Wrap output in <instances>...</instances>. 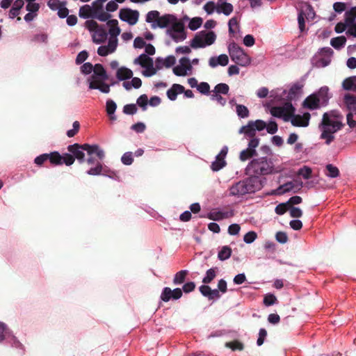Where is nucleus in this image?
<instances>
[{
  "label": "nucleus",
  "instance_id": "nucleus-55",
  "mask_svg": "<svg viewBox=\"0 0 356 356\" xmlns=\"http://www.w3.org/2000/svg\"><path fill=\"white\" fill-rule=\"evenodd\" d=\"M88 57V54L87 51L83 50L80 51L76 58L75 62L76 65H80L83 63Z\"/></svg>",
  "mask_w": 356,
  "mask_h": 356
},
{
  "label": "nucleus",
  "instance_id": "nucleus-48",
  "mask_svg": "<svg viewBox=\"0 0 356 356\" xmlns=\"http://www.w3.org/2000/svg\"><path fill=\"white\" fill-rule=\"evenodd\" d=\"M312 169L307 166H303L298 170V175L302 176L305 179H309L311 177Z\"/></svg>",
  "mask_w": 356,
  "mask_h": 356
},
{
  "label": "nucleus",
  "instance_id": "nucleus-3",
  "mask_svg": "<svg viewBox=\"0 0 356 356\" xmlns=\"http://www.w3.org/2000/svg\"><path fill=\"white\" fill-rule=\"evenodd\" d=\"M69 154L77 159L79 163H83L85 161L88 165H92L95 163V156L99 160H103L105 157V152L98 145H89L85 143L79 145L74 143L70 145L67 147Z\"/></svg>",
  "mask_w": 356,
  "mask_h": 356
},
{
  "label": "nucleus",
  "instance_id": "nucleus-7",
  "mask_svg": "<svg viewBox=\"0 0 356 356\" xmlns=\"http://www.w3.org/2000/svg\"><path fill=\"white\" fill-rule=\"evenodd\" d=\"M216 39V35L213 31H201L195 35L190 45L193 49L204 48L213 44Z\"/></svg>",
  "mask_w": 356,
  "mask_h": 356
},
{
  "label": "nucleus",
  "instance_id": "nucleus-24",
  "mask_svg": "<svg viewBox=\"0 0 356 356\" xmlns=\"http://www.w3.org/2000/svg\"><path fill=\"white\" fill-rule=\"evenodd\" d=\"M226 164L227 163L225 159H224L223 157L220 156V155H217L216 156L215 161H213L211 163V169L213 172H218L222 169L226 165Z\"/></svg>",
  "mask_w": 356,
  "mask_h": 356
},
{
  "label": "nucleus",
  "instance_id": "nucleus-34",
  "mask_svg": "<svg viewBox=\"0 0 356 356\" xmlns=\"http://www.w3.org/2000/svg\"><path fill=\"white\" fill-rule=\"evenodd\" d=\"M229 90V87L227 83H220L217 84L214 87V90H213V94H219V95H227Z\"/></svg>",
  "mask_w": 356,
  "mask_h": 356
},
{
  "label": "nucleus",
  "instance_id": "nucleus-49",
  "mask_svg": "<svg viewBox=\"0 0 356 356\" xmlns=\"http://www.w3.org/2000/svg\"><path fill=\"white\" fill-rule=\"evenodd\" d=\"M197 90L202 95H209L210 86L207 82H201L197 86Z\"/></svg>",
  "mask_w": 356,
  "mask_h": 356
},
{
  "label": "nucleus",
  "instance_id": "nucleus-12",
  "mask_svg": "<svg viewBox=\"0 0 356 356\" xmlns=\"http://www.w3.org/2000/svg\"><path fill=\"white\" fill-rule=\"evenodd\" d=\"M310 114L305 113L302 115H294L291 118V123L294 127H306L309 124Z\"/></svg>",
  "mask_w": 356,
  "mask_h": 356
},
{
  "label": "nucleus",
  "instance_id": "nucleus-37",
  "mask_svg": "<svg viewBox=\"0 0 356 356\" xmlns=\"http://www.w3.org/2000/svg\"><path fill=\"white\" fill-rule=\"evenodd\" d=\"M108 79H109L104 77L101 74H95V72H93L92 74L88 79V86L91 82H93L95 84H98L103 81H108Z\"/></svg>",
  "mask_w": 356,
  "mask_h": 356
},
{
  "label": "nucleus",
  "instance_id": "nucleus-25",
  "mask_svg": "<svg viewBox=\"0 0 356 356\" xmlns=\"http://www.w3.org/2000/svg\"><path fill=\"white\" fill-rule=\"evenodd\" d=\"M153 63V59L147 56L146 54H141L138 57L134 59V63L142 67H145L147 64Z\"/></svg>",
  "mask_w": 356,
  "mask_h": 356
},
{
  "label": "nucleus",
  "instance_id": "nucleus-27",
  "mask_svg": "<svg viewBox=\"0 0 356 356\" xmlns=\"http://www.w3.org/2000/svg\"><path fill=\"white\" fill-rule=\"evenodd\" d=\"M232 248L228 245H224L218 253V259L220 261H225L232 255Z\"/></svg>",
  "mask_w": 356,
  "mask_h": 356
},
{
  "label": "nucleus",
  "instance_id": "nucleus-56",
  "mask_svg": "<svg viewBox=\"0 0 356 356\" xmlns=\"http://www.w3.org/2000/svg\"><path fill=\"white\" fill-rule=\"evenodd\" d=\"M289 208L286 202H282L275 207V211L277 215H283Z\"/></svg>",
  "mask_w": 356,
  "mask_h": 356
},
{
  "label": "nucleus",
  "instance_id": "nucleus-9",
  "mask_svg": "<svg viewBox=\"0 0 356 356\" xmlns=\"http://www.w3.org/2000/svg\"><path fill=\"white\" fill-rule=\"evenodd\" d=\"M119 18L120 20L127 22L130 26H134L138 21L139 12L129 8H121L119 11Z\"/></svg>",
  "mask_w": 356,
  "mask_h": 356
},
{
  "label": "nucleus",
  "instance_id": "nucleus-50",
  "mask_svg": "<svg viewBox=\"0 0 356 356\" xmlns=\"http://www.w3.org/2000/svg\"><path fill=\"white\" fill-rule=\"evenodd\" d=\"M291 217L298 218L302 217V211L299 207L290 206L289 208Z\"/></svg>",
  "mask_w": 356,
  "mask_h": 356
},
{
  "label": "nucleus",
  "instance_id": "nucleus-13",
  "mask_svg": "<svg viewBox=\"0 0 356 356\" xmlns=\"http://www.w3.org/2000/svg\"><path fill=\"white\" fill-rule=\"evenodd\" d=\"M118 46V39L110 38L107 45L99 46L97 49V54L101 56H106L114 52Z\"/></svg>",
  "mask_w": 356,
  "mask_h": 356
},
{
  "label": "nucleus",
  "instance_id": "nucleus-46",
  "mask_svg": "<svg viewBox=\"0 0 356 356\" xmlns=\"http://www.w3.org/2000/svg\"><path fill=\"white\" fill-rule=\"evenodd\" d=\"M257 238V234L254 231H250L243 236V241L247 244L253 243Z\"/></svg>",
  "mask_w": 356,
  "mask_h": 356
},
{
  "label": "nucleus",
  "instance_id": "nucleus-5",
  "mask_svg": "<svg viewBox=\"0 0 356 356\" xmlns=\"http://www.w3.org/2000/svg\"><path fill=\"white\" fill-rule=\"evenodd\" d=\"M178 21L176 15L165 14L161 16L158 10L149 11L145 16V22L151 24V28L165 29L173 26Z\"/></svg>",
  "mask_w": 356,
  "mask_h": 356
},
{
  "label": "nucleus",
  "instance_id": "nucleus-61",
  "mask_svg": "<svg viewBox=\"0 0 356 356\" xmlns=\"http://www.w3.org/2000/svg\"><path fill=\"white\" fill-rule=\"evenodd\" d=\"M276 241L282 244H284L288 241L287 234L284 232H277L275 234Z\"/></svg>",
  "mask_w": 356,
  "mask_h": 356
},
{
  "label": "nucleus",
  "instance_id": "nucleus-18",
  "mask_svg": "<svg viewBox=\"0 0 356 356\" xmlns=\"http://www.w3.org/2000/svg\"><path fill=\"white\" fill-rule=\"evenodd\" d=\"M234 10V7L232 3L222 0H218L216 5V12L218 14L223 13L225 15H229Z\"/></svg>",
  "mask_w": 356,
  "mask_h": 356
},
{
  "label": "nucleus",
  "instance_id": "nucleus-26",
  "mask_svg": "<svg viewBox=\"0 0 356 356\" xmlns=\"http://www.w3.org/2000/svg\"><path fill=\"white\" fill-rule=\"evenodd\" d=\"M110 85L103 81L98 84H95L93 82L90 83L89 89L90 90H99L100 92L108 94L110 92Z\"/></svg>",
  "mask_w": 356,
  "mask_h": 356
},
{
  "label": "nucleus",
  "instance_id": "nucleus-28",
  "mask_svg": "<svg viewBox=\"0 0 356 356\" xmlns=\"http://www.w3.org/2000/svg\"><path fill=\"white\" fill-rule=\"evenodd\" d=\"M346 42V38L344 36L333 38L330 40V44L335 49L339 50L343 48Z\"/></svg>",
  "mask_w": 356,
  "mask_h": 356
},
{
  "label": "nucleus",
  "instance_id": "nucleus-57",
  "mask_svg": "<svg viewBox=\"0 0 356 356\" xmlns=\"http://www.w3.org/2000/svg\"><path fill=\"white\" fill-rule=\"evenodd\" d=\"M266 131L270 134H274L277 131V124L274 120H270L268 124H266Z\"/></svg>",
  "mask_w": 356,
  "mask_h": 356
},
{
  "label": "nucleus",
  "instance_id": "nucleus-10",
  "mask_svg": "<svg viewBox=\"0 0 356 356\" xmlns=\"http://www.w3.org/2000/svg\"><path fill=\"white\" fill-rule=\"evenodd\" d=\"M48 159L51 163L54 165H62L65 163L66 165H71L74 163V157L68 153H65L63 155L60 154L58 152H53L50 154H47Z\"/></svg>",
  "mask_w": 356,
  "mask_h": 356
},
{
  "label": "nucleus",
  "instance_id": "nucleus-42",
  "mask_svg": "<svg viewBox=\"0 0 356 356\" xmlns=\"http://www.w3.org/2000/svg\"><path fill=\"white\" fill-rule=\"evenodd\" d=\"M121 161L124 165H131L134 161L133 153L131 152H125L121 157Z\"/></svg>",
  "mask_w": 356,
  "mask_h": 356
},
{
  "label": "nucleus",
  "instance_id": "nucleus-40",
  "mask_svg": "<svg viewBox=\"0 0 356 356\" xmlns=\"http://www.w3.org/2000/svg\"><path fill=\"white\" fill-rule=\"evenodd\" d=\"M136 104L142 108L143 111H146L148 104V98L146 95H141L136 100Z\"/></svg>",
  "mask_w": 356,
  "mask_h": 356
},
{
  "label": "nucleus",
  "instance_id": "nucleus-63",
  "mask_svg": "<svg viewBox=\"0 0 356 356\" xmlns=\"http://www.w3.org/2000/svg\"><path fill=\"white\" fill-rule=\"evenodd\" d=\"M40 8V5L38 3L33 2V3H27L26 6V10L29 12L32 13L33 14H37Z\"/></svg>",
  "mask_w": 356,
  "mask_h": 356
},
{
  "label": "nucleus",
  "instance_id": "nucleus-53",
  "mask_svg": "<svg viewBox=\"0 0 356 356\" xmlns=\"http://www.w3.org/2000/svg\"><path fill=\"white\" fill-rule=\"evenodd\" d=\"M111 15L104 12V10L100 11L99 13H97L94 15V18L97 19L100 22H106L111 18Z\"/></svg>",
  "mask_w": 356,
  "mask_h": 356
},
{
  "label": "nucleus",
  "instance_id": "nucleus-35",
  "mask_svg": "<svg viewBox=\"0 0 356 356\" xmlns=\"http://www.w3.org/2000/svg\"><path fill=\"white\" fill-rule=\"evenodd\" d=\"M270 113L273 116H275L276 118H283L284 121L289 120V117L284 116L285 110L282 107H279V106L273 107L271 109Z\"/></svg>",
  "mask_w": 356,
  "mask_h": 356
},
{
  "label": "nucleus",
  "instance_id": "nucleus-1",
  "mask_svg": "<svg viewBox=\"0 0 356 356\" xmlns=\"http://www.w3.org/2000/svg\"><path fill=\"white\" fill-rule=\"evenodd\" d=\"M245 168L249 177L236 182L229 188V195L241 197L247 194L254 193L263 187L260 176L273 174L275 172L273 159L267 156H253Z\"/></svg>",
  "mask_w": 356,
  "mask_h": 356
},
{
  "label": "nucleus",
  "instance_id": "nucleus-39",
  "mask_svg": "<svg viewBox=\"0 0 356 356\" xmlns=\"http://www.w3.org/2000/svg\"><path fill=\"white\" fill-rule=\"evenodd\" d=\"M172 289L170 287H164L162 290V292L161 293L160 298L163 302H168L170 300H172Z\"/></svg>",
  "mask_w": 356,
  "mask_h": 356
},
{
  "label": "nucleus",
  "instance_id": "nucleus-32",
  "mask_svg": "<svg viewBox=\"0 0 356 356\" xmlns=\"http://www.w3.org/2000/svg\"><path fill=\"white\" fill-rule=\"evenodd\" d=\"M188 271L187 270H181L177 272L173 278V284L175 285H179L184 283Z\"/></svg>",
  "mask_w": 356,
  "mask_h": 356
},
{
  "label": "nucleus",
  "instance_id": "nucleus-36",
  "mask_svg": "<svg viewBox=\"0 0 356 356\" xmlns=\"http://www.w3.org/2000/svg\"><path fill=\"white\" fill-rule=\"evenodd\" d=\"M202 24V19L201 17H196L191 19L188 26L191 31H196L201 26Z\"/></svg>",
  "mask_w": 356,
  "mask_h": 356
},
{
  "label": "nucleus",
  "instance_id": "nucleus-17",
  "mask_svg": "<svg viewBox=\"0 0 356 356\" xmlns=\"http://www.w3.org/2000/svg\"><path fill=\"white\" fill-rule=\"evenodd\" d=\"M328 92V87L323 86L317 92H314V95H316V99H319V103L321 106H325L327 104L330 99Z\"/></svg>",
  "mask_w": 356,
  "mask_h": 356
},
{
  "label": "nucleus",
  "instance_id": "nucleus-41",
  "mask_svg": "<svg viewBox=\"0 0 356 356\" xmlns=\"http://www.w3.org/2000/svg\"><path fill=\"white\" fill-rule=\"evenodd\" d=\"M138 108L134 104H126L123 107V113L126 115H133L137 113Z\"/></svg>",
  "mask_w": 356,
  "mask_h": 356
},
{
  "label": "nucleus",
  "instance_id": "nucleus-22",
  "mask_svg": "<svg viewBox=\"0 0 356 356\" xmlns=\"http://www.w3.org/2000/svg\"><path fill=\"white\" fill-rule=\"evenodd\" d=\"M132 76L133 72L126 67H120L116 72V78L118 81H126Z\"/></svg>",
  "mask_w": 356,
  "mask_h": 356
},
{
  "label": "nucleus",
  "instance_id": "nucleus-21",
  "mask_svg": "<svg viewBox=\"0 0 356 356\" xmlns=\"http://www.w3.org/2000/svg\"><path fill=\"white\" fill-rule=\"evenodd\" d=\"M102 160H95V167H91L88 170L86 171V174L92 176H97V175H105L104 170L101 163Z\"/></svg>",
  "mask_w": 356,
  "mask_h": 356
},
{
  "label": "nucleus",
  "instance_id": "nucleus-33",
  "mask_svg": "<svg viewBox=\"0 0 356 356\" xmlns=\"http://www.w3.org/2000/svg\"><path fill=\"white\" fill-rule=\"evenodd\" d=\"M236 112L239 118H246L250 115L248 108L242 104L236 105Z\"/></svg>",
  "mask_w": 356,
  "mask_h": 356
},
{
  "label": "nucleus",
  "instance_id": "nucleus-15",
  "mask_svg": "<svg viewBox=\"0 0 356 356\" xmlns=\"http://www.w3.org/2000/svg\"><path fill=\"white\" fill-rule=\"evenodd\" d=\"M108 33L103 26H99L92 33V41L95 44L103 43L107 38Z\"/></svg>",
  "mask_w": 356,
  "mask_h": 356
},
{
  "label": "nucleus",
  "instance_id": "nucleus-51",
  "mask_svg": "<svg viewBox=\"0 0 356 356\" xmlns=\"http://www.w3.org/2000/svg\"><path fill=\"white\" fill-rule=\"evenodd\" d=\"M225 346L231 348L232 350H242L244 348L243 344L238 341L227 342Z\"/></svg>",
  "mask_w": 356,
  "mask_h": 356
},
{
  "label": "nucleus",
  "instance_id": "nucleus-44",
  "mask_svg": "<svg viewBox=\"0 0 356 356\" xmlns=\"http://www.w3.org/2000/svg\"><path fill=\"white\" fill-rule=\"evenodd\" d=\"M277 300V298L275 295L268 293L264 296L263 302L266 306L269 307L275 304Z\"/></svg>",
  "mask_w": 356,
  "mask_h": 356
},
{
  "label": "nucleus",
  "instance_id": "nucleus-52",
  "mask_svg": "<svg viewBox=\"0 0 356 356\" xmlns=\"http://www.w3.org/2000/svg\"><path fill=\"white\" fill-rule=\"evenodd\" d=\"M95 74H99L104 77L109 79V76L102 64L97 63L94 65V70H92Z\"/></svg>",
  "mask_w": 356,
  "mask_h": 356
},
{
  "label": "nucleus",
  "instance_id": "nucleus-30",
  "mask_svg": "<svg viewBox=\"0 0 356 356\" xmlns=\"http://www.w3.org/2000/svg\"><path fill=\"white\" fill-rule=\"evenodd\" d=\"M218 271L217 267H213L208 269L206 272L204 277L202 279L204 284H209L216 277Z\"/></svg>",
  "mask_w": 356,
  "mask_h": 356
},
{
  "label": "nucleus",
  "instance_id": "nucleus-16",
  "mask_svg": "<svg viewBox=\"0 0 356 356\" xmlns=\"http://www.w3.org/2000/svg\"><path fill=\"white\" fill-rule=\"evenodd\" d=\"M228 63L229 58L226 54H220L218 57L212 56L209 60V65L212 68H215L218 65L226 66Z\"/></svg>",
  "mask_w": 356,
  "mask_h": 356
},
{
  "label": "nucleus",
  "instance_id": "nucleus-59",
  "mask_svg": "<svg viewBox=\"0 0 356 356\" xmlns=\"http://www.w3.org/2000/svg\"><path fill=\"white\" fill-rule=\"evenodd\" d=\"M146 126L143 122H138L131 127V129L138 134H141L145 131Z\"/></svg>",
  "mask_w": 356,
  "mask_h": 356
},
{
  "label": "nucleus",
  "instance_id": "nucleus-4",
  "mask_svg": "<svg viewBox=\"0 0 356 356\" xmlns=\"http://www.w3.org/2000/svg\"><path fill=\"white\" fill-rule=\"evenodd\" d=\"M256 132L257 131L249 122L240 128L238 133L243 134V140H248L247 148L240 152L239 159L241 161H246L257 155L256 148L259 145L260 138L256 136Z\"/></svg>",
  "mask_w": 356,
  "mask_h": 356
},
{
  "label": "nucleus",
  "instance_id": "nucleus-47",
  "mask_svg": "<svg viewBox=\"0 0 356 356\" xmlns=\"http://www.w3.org/2000/svg\"><path fill=\"white\" fill-rule=\"evenodd\" d=\"M251 125L255 129L256 131H261L266 127V123L261 120H257L255 121H249Z\"/></svg>",
  "mask_w": 356,
  "mask_h": 356
},
{
  "label": "nucleus",
  "instance_id": "nucleus-43",
  "mask_svg": "<svg viewBox=\"0 0 356 356\" xmlns=\"http://www.w3.org/2000/svg\"><path fill=\"white\" fill-rule=\"evenodd\" d=\"M117 109V104L113 99H107L106 102V111L107 114H113Z\"/></svg>",
  "mask_w": 356,
  "mask_h": 356
},
{
  "label": "nucleus",
  "instance_id": "nucleus-14",
  "mask_svg": "<svg viewBox=\"0 0 356 356\" xmlns=\"http://www.w3.org/2000/svg\"><path fill=\"white\" fill-rule=\"evenodd\" d=\"M302 85L300 84L299 83H296L291 86L288 92H286V90H284L282 93L283 95L286 94V99L289 101H291L298 97V96L302 92Z\"/></svg>",
  "mask_w": 356,
  "mask_h": 356
},
{
  "label": "nucleus",
  "instance_id": "nucleus-54",
  "mask_svg": "<svg viewBox=\"0 0 356 356\" xmlns=\"http://www.w3.org/2000/svg\"><path fill=\"white\" fill-rule=\"evenodd\" d=\"M94 70V65L89 63H84L81 67V72L83 74H90Z\"/></svg>",
  "mask_w": 356,
  "mask_h": 356
},
{
  "label": "nucleus",
  "instance_id": "nucleus-38",
  "mask_svg": "<svg viewBox=\"0 0 356 356\" xmlns=\"http://www.w3.org/2000/svg\"><path fill=\"white\" fill-rule=\"evenodd\" d=\"M327 173L326 175L330 178H336L339 176V170L337 167L332 164H327L326 165Z\"/></svg>",
  "mask_w": 356,
  "mask_h": 356
},
{
  "label": "nucleus",
  "instance_id": "nucleus-64",
  "mask_svg": "<svg viewBox=\"0 0 356 356\" xmlns=\"http://www.w3.org/2000/svg\"><path fill=\"white\" fill-rule=\"evenodd\" d=\"M47 39H48L47 34H46V33H38V34H35L33 36V38L32 39V41L35 42L47 43Z\"/></svg>",
  "mask_w": 356,
  "mask_h": 356
},
{
  "label": "nucleus",
  "instance_id": "nucleus-29",
  "mask_svg": "<svg viewBox=\"0 0 356 356\" xmlns=\"http://www.w3.org/2000/svg\"><path fill=\"white\" fill-rule=\"evenodd\" d=\"M356 19V6L350 8L345 13V18L344 21L346 22L347 25L350 24H353L355 22Z\"/></svg>",
  "mask_w": 356,
  "mask_h": 356
},
{
  "label": "nucleus",
  "instance_id": "nucleus-31",
  "mask_svg": "<svg viewBox=\"0 0 356 356\" xmlns=\"http://www.w3.org/2000/svg\"><path fill=\"white\" fill-rule=\"evenodd\" d=\"M294 187V185L293 182L289 181L286 182L281 186H280L276 191H275L274 194L276 195H283L286 193L290 192L293 190Z\"/></svg>",
  "mask_w": 356,
  "mask_h": 356
},
{
  "label": "nucleus",
  "instance_id": "nucleus-2",
  "mask_svg": "<svg viewBox=\"0 0 356 356\" xmlns=\"http://www.w3.org/2000/svg\"><path fill=\"white\" fill-rule=\"evenodd\" d=\"M342 120V115L335 110L323 115L318 129L321 131L320 139L323 140L325 145H330L334 140V134L343 127Z\"/></svg>",
  "mask_w": 356,
  "mask_h": 356
},
{
  "label": "nucleus",
  "instance_id": "nucleus-6",
  "mask_svg": "<svg viewBox=\"0 0 356 356\" xmlns=\"http://www.w3.org/2000/svg\"><path fill=\"white\" fill-rule=\"evenodd\" d=\"M228 52L231 60L236 64L242 67H245L250 65L251 62L250 56L246 54L243 49L234 42L229 44Z\"/></svg>",
  "mask_w": 356,
  "mask_h": 356
},
{
  "label": "nucleus",
  "instance_id": "nucleus-45",
  "mask_svg": "<svg viewBox=\"0 0 356 356\" xmlns=\"http://www.w3.org/2000/svg\"><path fill=\"white\" fill-rule=\"evenodd\" d=\"M145 70L143 72V74L146 77H150L154 75L156 73V69L154 67V63H151L150 64H147L146 67H144Z\"/></svg>",
  "mask_w": 356,
  "mask_h": 356
},
{
  "label": "nucleus",
  "instance_id": "nucleus-58",
  "mask_svg": "<svg viewBox=\"0 0 356 356\" xmlns=\"http://www.w3.org/2000/svg\"><path fill=\"white\" fill-rule=\"evenodd\" d=\"M266 336H267V331L266 330V329L260 328L259 331V337L257 340V345L258 346H261L264 343Z\"/></svg>",
  "mask_w": 356,
  "mask_h": 356
},
{
  "label": "nucleus",
  "instance_id": "nucleus-23",
  "mask_svg": "<svg viewBox=\"0 0 356 356\" xmlns=\"http://www.w3.org/2000/svg\"><path fill=\"white\" fill-rule=\"evenodd\" d=\"M79 17L82 19L94 18L93 8L90 5H83L79 8Z\"/></svg>",
  "mask_w": 356,
  "mask_h": 356
},
{
  "label": "nucleus",
  "instance_id": "nucleus-60",
  "mask_svg": "<svg viewBox=\"0 0 356 356\" xmlns=\"http://www.w3.org/2000/svg\"><path fill=\"white\" fill-rule=\"evenodd\" d=\"M72 127L73 128L72 129H70L67 131V136L69 138H72L77 134L80 128V124L78 121H74L73 122Z\"/></svg>",
  "mask_w": 356,
  "mask_h": 356
},
{
  "label": "nucleus",
  "instance_id": "nucleus-11",
  "mask_svg": "<svg viewBox=\"0 0 356 356\" xmlns=\"http://www.w3.org/2000/svg\"><path fill=\"white\" fill-rule=\"evenodd\" d=\"M4 339H6L8 343H10L13 347L18 348L22 346L21 343L8 330L6 325L0 322V342L3 341Z\"/></svg>",
  "mask_w": 356,
  "mask_h": 356
},
{
  "label": "nucleus",
  "instance_id": "nucleus-62",
  "mask_svg": "<svg viewBox=\"0 0 356 356\" xmlns=\"http://www.w3.org/2000/svg\"><path fill=\"white\" fill-rule=\"evenodd\" d=\"M63 5L59 0H49L47 6L51 10H58Z\"/></svg>",
  "mask_w": 356,
  "mask_h": 356
},
{
  "label": "nucleus",
  "instance_id": "nucleus-8",
  "mask_svg": "<svg viewBox=\"0 0 356 356\" xmlns=\"http://www.w3.org/2000/svg\"><path fill=\"white\" fill-rule=\"evenodd\" d=\"M166 34L169 35L175 42H180L186 38L185 24L182 20H178L173 26L166 30Z\"/></svg>",
  "mask_w": 356,
  "mask_h": 356
},
{
  "label": "nucleus",
  "instance_id": "nucleus-20",
  "mask_svg": "<svg viewBox=\"0 0 356 356\" xmlns=\"http://www.w3.org/2000/svg\"><path fill=\"white\" fill-rule=\"evenodd\" d=\"M303 106L310 110H315L321 106L319 103V99H316V95L312 94L308 96L303 102Z\"/></svg>",
  "mask_w": 356,
  "mask_h": 356
},
{
  "label": "nucleus",
  "instance_id": "nucleus-19",
  "mask_svg": "<svg viewBox=\"0 0 356 356\" xmlns=\"http://www.w3.org/2000/svg\"><path fill=\"white\" fill-rule=\"evenodd\" d=\"M184 92V87L178 83H174L171 88L168 90L166 95L170 101L177 99V95Z\"/></svg>",
  "mask_w": 356,
  "mask_h": 356
}]
</instances>
